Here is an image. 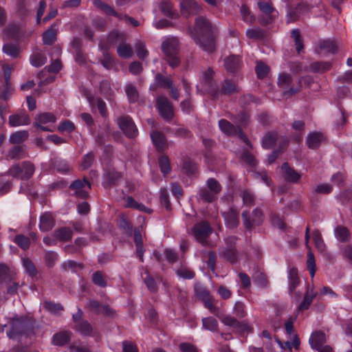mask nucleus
<instances>
[{
    "mask_svg": "<svg viewBox=\"0 0 352 352\" xmlns=\"http://www.w3.org/2000/svg\"><path fill=\"white\" fill-rule=\"evenodd\" d=\"M197 165L190 158L183 160L182 171L188 176H195L197 173Z\"/></svg>",
    "mask_w": 352,
    "mask_h": 352,
    "instance_id": "nucleus-33",
    "label": "nucleus"
},
{
    "mask_svg": "<svg viewBox=\"0 0 352 352\" xmlns=\"http://www.w3.org/2000/svg\"><path fill=\"white\" fill-rule=\"evenodd\" d=\"M73 329L83 336L92 337L98 334L97 331L94 329L92 325L87 320L74 324Z\"/></svg>",
    "mask_w": 352,
    "mask_h": 352,
    "instance_id": "nucleus-22",
    "label": "nucleus"
},
{
    "mask_svg": "<svg viewBox=\"0 0 352 352\" xmlns=\"http://www.w3.org/2000/svg\"><path fill=\"white\" fill-rule=\"evenodd\" d=\"M116 123L126 138L135 139L138 135V127L130 116L122 115L118 117Z\"/></svg>",
    "mask_w": 352,
    "mask_h": 352,
    "instance_id": "nucleus-7",
    "label": "nucleus"
},
{
    "mask_svg": "<svg viewBox=\"0 0 352 352\" xmlns=\"http://www.w3.org/2000/svg\"><path fill=\"white\" fill-rule=\"evenodd\" d=\"M162 51L166 56L168 64L172 67H177L180 64L178 56L179 52V41L175 36L166 37L162 43Z\"/></svg>",
    "mask_w": 352,
    "mask_h": 352,
    "instance_id": "nucleus-3",
    "label": "nucleus"
},
{
    "mask_svg": "<svg viewBox=\"0 0 352 352\" xmlns=\"http://www.w3.org/2000/svg\"><path fill=\"white\" fill-rule=\"evenodd\" d=\"M317 295V293L314 292L313 291V289H311L309 291V289H307V290L306 291L305 294V296H304V298L302 300V301L301 302V303L298 306V310L299 311H305V310H307L311 304L312 303L314 299L315 298V297Z\"/></svg>",
    "mask_w": 352,
    "mask_h": 352,
    "instance_id": "nucleus-37",
    "label": "nucleus"
},
{
    "mask_svg": "<svg viewBox=\"0 0 352 352\" xmlns=\"http://www.w3.org/2000/svg\"><path fill=\"white\" fill-rule=\"evenodd\" d=\"M126 41V34L124 32L113 30L108 34L105 40L100 41L98 47L102 51H109L111 47L120 45Z\"/></svg>",
    "mask_w": 352,
    "mask_h": 352,
    "instance_id": "nucleus-9",
    "label": "nucleus"
},
{
    "mask_svg": "<svg viewBox=\"0 0 352 352\" xmlns=\"http://www.w3.org/2000/svg\"><path fill=\"white\" fill-rule=\"evenodd\" d=\"M289 282V291L292 294L293 293L297 286L300 283V279L298 274V270L296 267H292L289 270L288 275Z\"/></svg>",
    "mask_w": 352,
    "mask_h": 352,
    "instance_id": "nucleus-36",
    "label": "nucleus"
},
{
    "mask_svg": "<svg viewBox=\"0 0 352 352\" xmlns=\"http://www.w3.org/2000/svg\"><path fill=\"white\" fill-rule=\"evenodd\" d=\"M125 92L129 103H135L139 100V92L135 85L127 83L125 86Z\"/></svg>",
    "mask_w": 352,
    "mask_h": 352,
    "instance_id": "nucleus-42",
    "label": "nucleus"
},
{
    "mask_svg": "<svg viewBox=\"0 0 352 352\" xmlns=\"http://www.w3.org/2000/svg\"><path fill=\"white\" fill-rule=\"evenodd\" d=\"M158 164L160 170L164 177L171 172L170 162L167 155H163L160 156L158 159Z\"/></svg>",
    "mask_w": 352,
    "mask_h": 352,
    "instance_id": "nucleus-45",
    "label": "nucleus"
},
{
    "mask_svg": "<svg viewBox=\"0 0 352 352\" xmlns=\"http://www.w3.org/2000/svg\"><path fill=\"white\" fill-rule=\"evenodd\" d=\"M281 171L284 179L289 183L297 184L301 177V175L292 168L287 162L283 164Z\"/></svg>",
    "mask_w": 352,
    "mask_h": 352,
    "instance_id": "nucleus-21",
    "label": "nucleus"
},
{
    "mask_svg": "<svg viewBox=\"0 0 352 352\" xmlns=\"http://www.w3.org/2000/svg\"><path fill=\"white\" fill-rule=\"evenodd\" d=\"M253 280L254 284L261 289H267L270 287L268 278L263 272H256L253 276Z\"/></svg>",
    "mask_w": 352,
    "mask_h": 352,
    "instance_id": "nucleus-38",
    "label": "nucleus"
},
{
    "mask_svg": "<svg viewBox=\"0 0 352 352\" xmlns=\"http://www.w3.org/2000/svg\"><path fill=\"white\" fill-rule=\"evenodd\" d=\"M56 116L51 112H44L37 115L33 125L43 131H54L48 124H54L56 122Z\"/></svg>",
    "mask_w": 352,
    "mask_h": 352,
    "instance_id": "nucleus-11",
    "label": "nucleus"
},
{
    "mask_svg": "<svg viewBox=\"0 0 352 352\" xmlns=\"http://www.w3.org/2000/svg\"><path fill=\"white\" fill-rule=\"evenodd\" d=\"M13 241L23 250L25 251L30 246V239L23 234H16Z\"/></svg>",
    "mask_w": 352,
    "mask_h": 352,
    "instance_id": "nucleus-51",
    "label": "nucleus"
},
{
    "mask_svg": "<svg viewBox=\"0 0 352 352\" xmlns=\"http://www.w3.org/2000/svg\"><path fill=\"white\" fill-rule=\"evenodd\" d=\"M309 342L311 347L314 350H318L326 342V336L324 333L320 331L313 332L309 338Z\"/></svg>",
    "mask_w": 352,
    "mask_h": 352,
    "instance_id": "nucleus-28",
    "label": "nucleus"
},
{
    "mask_svg": "<svg viewBox=\"0 0 352 352\" xmlns=\"http://www.w3.org/2000/svg\"><path fill=\"white\" fill-rule=\"evenodd\" d=\"M22 262L25 272L29 274L30 276L34 277L37 275V269L30 258H23Z\"/></svg>",
    "mask_w": 352,
    "mask_h": 352,
    "instance_id": "nucleus-59",
    "label": "nucleus"
},
{
    "mask_svg": "<svg viewBox=\"0 0 352 352\" xmlns=\"http://www.w3.org/2000/svg\"><path fill=\"white\" fill-rule=\"evenodd\" d=\"M227 228L234 229L239 224V212L234 208H230L228 210L221 213Z\"/></svg>",
    "mask_w": 352,
    "mask_h": 352,
    "instance_id": "nucleus-17",
    "label": "nucleus"
},
{
    "mask_svg": "<svg viewBox=\"0 0 352 352\" xmlns=\"http://www.w3.org/2000/svg\"><path fill=\"white\" fill-rule=\"evenodd\" d=\"M12 277H14L12 274L9 267L3 263H0V284L7 283L8 281H12Z\"/></svg>",
    "mask_w": 352,
    "mask_h": 352,
    "instance_id": "nucleus-43",
    "label": "nucleus"
},
{
    "mask_svg": "<svg viewBox=\"0 0 352 352\" xmlns=\"http://www.w3.org/2000/svg\"><path fill=\"white\" fill-rule=\"evenodd\" d=\"M160 9L165 16L170 19H175L177 16V13L173 9V4L170 1H162L160 5Z\"/></svg>",
    "mask_w": 352,
    "mask_h": 352,
    "instance_id": "nucleus-40",
    "label": "nucleus"
},
{
    "mask_svg": "<svg viewBox=\"0 0 352 352\" xmlns=\"http://www.w3.org/2000/svg\"><path fill=\"white\" fill-rule=\"evenodd\" d=\"M221 256L232 264L238 261V252L234 245H230L226 248L221 252Z\"/></svg>",
    "mask_w": 352,
    "mask_h": 352,
    "instance_id": "nucleus-30",
    "label": "nucleus"
},
{
    "mask_svg": "<svg viewBox=\"0 0 352 352\" xmlns=\"http://www.w3.org/2000/svg\"><path fill=\"white\" fill-rule=\"evenodd\" d=\"M2 50L3 53L12 58H17L20 53V49L18 45L12 43H6L3 45Z\"/></svg>",
    "mask_w": 352,
    "mask_h": 352,
    "instance_id": "nucleus-44",
    "label": "nucleus"
},
{
    "mask_svg": "<svg viewBox=\"0 0 352 352\" xmlns=\"http://www.w3.org/2000/svg\"><path fill=\"white\" fill-rule=\"evenodd\" d=\"M307 8V6L304 3H298L297 6L288 12V23L294 22L298 19L300 12Z\"/></svg>",
    "mask_w": 352,
    "mask_h": 352,
    "instance_id": "nucleus-50",
    "label": "nucleus"
},
{
    "mask_svg": "<svg viewBox=\"0 0 352 352\" xmlns=\"http://www.w3.org/2000/svg\"><path fill=\"white\" fill-rule=\"evenodd\" d=\"M43 307L54 315H59L60 311H63V306L60 303H56L50 300H46L43 302Z\"/></svg>",
    "mask_w": 352,
    "mask_h": 352,
    "instance_id": "nucleus-49",
    "label": "nucleus"
},
{
    "mask_svg": "<svg viewBox=\"0 0 352 352\" xmlns=\"http://www.w3.org/2000/svg\"><path fill=\"white\" fill-rule=\"evenodd\" d=\"M325 140L324 135L318 131L310 133L306 140V144L310 149H317L320 147L321 143Z\"/></svg>",
    "mask_w": 352,
    "mask_h": 352,
    "instance_id": "nucleus-24",
    "label": "nucleus"
},
{
    "mask_svg": "<svg viewBox=\"0 0 352 352\" xmlns=\"http://www.w3.org/2000/svg\"><path fill=\"white\" fill-rule=\"evenodd\" d=\"M278 140V133L275 131L268 132L262 139V146L265 149L272 148Z\"/></svg>",
    "mask_w": 352,
    "mask_h": 352,
    "instance_id": "nucleus-39",
    "label": "nucleus"
},
{
    "mask_svg": "<svg viewBox=\"0 0 352 352\" xmlns=\"http://www.w3.org/2000/svg\"><path fill=\"white\" fill-rule=\"evenodd\" d=\"M24 155L25 151L22 146H14L8 151V157L12 160L23 158Z\"/></svg>",
    "mask_w": 352,
    "mask_h": 352,
    "instance_id": "nucleus-62",
    "label": "nucleus"
},
{
    "mask_svg": "<svg viewBox=\"0 0 352 352\" xmlns=\"http://www.w3.org/2000/svg\"><path fill=\"white\" fill-rule=\"evenodd\" d=\"M180 6L181 13L186 16L197 14L202 10L201 6L195 0H183Z\"/></svg>",
    "mask_w": 352,
    "mask_h": 352,
    "instance_id": "nucleus-20",
    "label": "nucleus"
},
{
    "mask_svg": "<svg viewBox=\"0 0 352 352\" xmlns=\"http://www.w3.org/2000/svg\"><path fill=\"white\" fill-rule=\"evenodd\" d=\"M55 225L54 219L50 212L43 213L39 219V229L41 232L51 230Z\"/></svg>",
    "mask_w": 352,
    "mask_h": 352,
    "instance_id": "nucleus-25",
    "label": "nucleus"
},
{
    "mask_svg": "<svg viewBox=\"0 0 352 352\" xmlns=\"http://www.w3.org/2000/svg\"><path fill=\"white\" fill-rule=\"evenodd\" d=\"M214 72L211 68H208L204 74V87L210 95L216 98L219 95V89L217 83L213 80Z\"/></svg>",
    "mask_w": 352,
    "mask_h": 352,
    "instance_id": "nucleus-16",
    "label": "nucleus"
},
{
    "mask_svg": "<svg viewBox=\"0 0 352 352\" xmlns=\"http://www.w3.org/2000/svg\"><path fill=\"white\" fill-rule=\"evenodd\" d=\"M87 307L90 311L97 315L102 314L104 316L112 317L115 314V311L109 305H103L96 300L90 299Z\"/></svg>",
    "mask_w": 352,
    "mask_h": 352,
    "instance_id": "nucleus-15",
    "label": "nucleus"
},
{
    "mask_svg": "<svg viewBox=\"0 0 352 352\" xmlns=\"http://www.w3.org/2000/svg\"><path fill=\"white\" fill-rule=\"evenodd\" d=\"M212 232V229L208 221H201L194 225L192 228V233L196 240L201 243H205L207 239Z\"/></svg>",
    "mask_w": 352,
    "mask_h": 352,
    "instance_id": "nucleus-12",
    "label": "nucleus"
},
{
    "mask_svg": "<svg viewBox=\"0 0 352 352\" xmlns=\"http://www.w3.org/2000/svg\"><path fill=\"white\" fill-rule=\"evenodd\" d=\"M224 65L228 72L236 74L241 69L243 61L240 56L232 54L225 58Z\"/></svg>",
    "mask_w": 352,
    "mask_h": 352,
    "instance_id": "nucleus-19",
    "label": "nucleus"
},
{
    "mask_svg": "<svg viewBox=\"0 0 352 352\" xmlns=\"http://www.w3.org/2000/svg\"><path fill=\"white\" fill-rule=\"evenodd\" d=\"M331 67V63L329 62H314L310 65V69L314 72H324Z\"/></svg>",
    "mask_w": 352,
    "mask_h": 352,
    "instance_id": "nucleus-63",
    "label": "nucleus"
},
{
    "mask_svg": "<svg viewBox=\"0 0 352 352\" xmlns=\"http://www.w3.org/2000/svg\"><path fill=\"white\" fill-rule=\"evenodd\" d=\"M240 197L243 200V203L246 206H251L254 204L255 195L250 190H244L240 193Z\"/></svg>",
    "mask_w": 352,
    "mask_h": 352,
    "instance_id": "nucleus-60",
    "label": "nucleus"
},
{
    "mask_svg": "<svg viewBox=\"0 0 352 352\" xmlns=\"http://www.w3.org/2000/svg\"><path fill=\"white\" fill-rule=\"evenodd\" d=\"M218 124L220 130L228 136L236 135L237 132H239V126H234L226 119L219 120Z\"/></svg>",
    "mask_w": 352,
    "mask_h": 352,
    "instance_id": "nucleus-29",
    "label": "nucleus"
},
{
    "mask_svg": "<svg viewBox=\"0 0 352 352\" xmlns=\"http://www.w3.org/2000/svg\"><path fill=\"white\" fill-rule=\"evenodd\" d=\"M243 223L246 230L251 232L254 226H259L263 221V214L262 210L256 208L252 212V217L248 210L241 214Z\"/></svg>",
    "mask_w": 352,
    "mask_h": 352,
    "instance_id": "nucleus-10",
    "label": "nucleus"
},
{
    "mask_svg": "<svg viewBox=\"0 0 352 352\" xmlns=\"http://www.w3.org/2000/svg\"><path fill=\"white\" fill-rule=\"evenodd\" d=\"M117 53L120 58H129L133 56V51L131 45L124 41L118 45Z\"/></svg>",
    "mask_w": 352,
    "mask_h": 352,
    "instance_id": "nucleus-41",
    "label": "nucleus"
},
{
    "mask_svg": "<svg viewBox=\"0 0 352 352\" xmlns=\"http://www.w3.org/2000/svg\"><path fill=\"white\" fill-rule=\"evenodd\" d=\"M29 136L27 131H19L11 134L9 141L13 144H18L25 142Z\"/></svg>",
    "mask_w": 352,
    "mask_h": 352,
    "instance_id": "nucleus-46",
    "label": "nucleus"
},
{
    "mask_svg": "<svg viewBox=\"0 0 352 352\" xmlns=\"http://www.w3.org/2000/svg\"><path fill=\"white\" fill-rule=\"evenodd\" d=\"M203 327L210 331H216L218 329V322L213 317H206L202 318Z\"/></svg>",
    "mask_w": 352,
    "mask_h": 352,
    "instance_id": "nucleus-61",
    "label": "nucleus"
},
{
    "mask_svg": "<svg viewBox=\"0 0 352 352\" xmlns=\"http://www.w3.org/2000/svg\"><path fill=\"white\" fill-rule=\"evenodd\" d=\"M318 46L320 50L333 54H336L338 50L336 43L329 39L320 41L318 43Z\"/></svg>",
    "mask_w": 352,
    "mask_h": 352,
    "instance_id": "nucleus-54",
    "label": "nucleus"
},
{
    "mask_svg": "<svg viewBox=\"0 0 352 352\" xmlns=\"http://www.w3.org/2000/svg\"><path fill=\"white\" fill-rule=\"evenodd\" d=\"M117 225L118 228L122 230L128 236H131L133 235V225L124 214H122L119 215L117 221Z\"/></svg>",
    "mask_w": 352,
    "mask_h": 352,
    "instance_id": "nucleus-31",
    "label": "nucleus"
},
{
    "mask_svg": "<svg viewBox=\"0 0 352 352\" xmlns=\"http://www.w3.org/2000/svg\"><path fill=\"white\" fill-rule=\"evenodd\" d=\"M14 88L11 82H5L0 87V98L3 100H8L14 92Z\"/></svg>",
    "mask_w": 352,
    "mask_h": 352,
    "instance_id": "nucleus-57",
    "label": "nucleus"
},
{
    "mask_svg": "<svg viewBox=\"0 0 352 352\" xmlns=\"http://www.w3.org/2000/svg\"><path fill=\"white\" fill-rule=\"evenodd\" d=\"M9 323L10 329L7 336L10 339L16 340L23 336L29 337L34 333L33 326L23 317L10 318Z\"/></svg>",
    "mask_w": 352,
    "mask_h": 352,
    "instance_id": "nucleus-4",
    "label": "nucleus"
},
{
    "mask_svg": "<svg viewBox=\"0 0 352 352\" xmlns=\"http://www.w3.org/2000/svg\"><path fill=\"white\" fill-rule=\"evenodd\" d=\"M237 92V87L234 82L230 79H226L222 85L219 94L230 95Z\"/></svg>",
    "mask_w": 352,
    "mask_h": 352,
    "instance_id": "nucleus-48",
    "label": "nucleus"
},
{
    "mask_svg": "<svg viewBox=\"0 0 352 352\" xmlns=\"http://www.w3.org/2000/svg\"><path fill=\"white\" fill-rule=\"evenodd\" d=\"M94 162L95 153L93 151H90L82 156L80 167L82 170H87L93 165Z\"/></svg>",
    "mask_w": 352,
    "mask_h": 352,
    "instance_id": "nucleus-58",
    "label": "nucleus"
},
{
    "mask_svg": "<svg viewBox=\"0 0 352 352\" xmlns=\"http://www.w3.org/2000/svg\"><path fill=\"white\" fill-rule=\"evenodd\" d=\"M94 5L97 8L100 9L107 16H113L118 18L119 20H124V16L125 14H120L117 12L112 7L109 6L107 3L103 2L101 0H94Z\"/></svg>",
    "mask_w": 352,
    "mask_h": 352,
    "instance_id": "nucleus-27",
    "label": "nucleus"
},
{
    "mask_svg": "<svg viewBox=\"0 0 352 352\" xmlns=\"http://www.w3.org/2000/svg\"><path fill=\"white\" fill-rule=\"evenodd\" d=\"M30 122L31 119L25 112L13 114L9 117V124L11 126L28 125Z\"/></svg>",
    "mask_w": 352,
    "mask_h": 352,
    "instance_id": "nucleus-23",
    "label": "nucleus"
},
{
    "mask_svg": "<svg viewBox=\"0 0 352 352\" xmlns=\"http://www.w3.org/2000/svg\"><path fill=\"white\" fill-rule=\"evenodd\" d=\"M204 303L211 314L217 316L226 326L233 328L236 333L243 334L251 331V327L247 323L240 322L230 315L220 314L219 308L214 305L212 297L204 299Z\"/></svg>",
    "mask_w": 352,
    "mask_h": 352,
    "instance_id": "nucleus-2",
    "label": "nucleus"
},
{
    "mask_svg": "<svg viewBox=\"0 0 352 352\" xmlns=\"http://www.w3.org/2000/svg\"><path fill=\"white\" fill-rule=\"evenodd\" d=\"M58 23H54L42 35L43 44L52 45L57 39Z\"/></svg>",
    "mask_w": 352,
    "mask_h": 352,
    "instance_id": "nucleus-26",
    "label": "nucleus"
},
{
    "mask_svg": "<svg viewBox=\"0 0 352 352\" xmlns=\"http://www.w3.org/2000/svg\"><path fill=\"white\" fill-rule=\"evenodd\" d=\"M190 36L197 45L209 53L216 49L217 29L205 17L199 16L195 19V26L189 28Z\"/></svg>",
    "mask_w": 352,
    "mask_h": 352,
    "instance_id": "nucleus-1",
    "label": "nucleus"
},
{
    "mask_svg": "<svg viewBox=\"0 0 352 352\" xmlns=\"http://www.w3.org/2000/svg\"><path fill=\"white\" fill-rule=\"evenodd\" d=\"M156 108L161 117L170 122L174 118V109L172 102L164 96H160L156 99Z\"/></svg>",
    "mask_w": 352,
    "mask_h": 352,
    "instance_id": "nucleus-8",
    "label": "nucleus"
},
{
    "mask_svg": "<svg viewBox=\"0 0 352 352\" xmlns=\"http://www.w3.org/2000/svg\"><path fill=\"white\" fill-rule=\"evenodd\" d=\"M57 129L61 133H72L76 130V126L71 120H64L58 124Z\"/></svg>",
    "mask_w": 352,
    "mask_h": 352,
    "instance_id": "nucleus-55",
    "label": "nucleus"
},
{
    "mask_svg": "<svg viewBox=\"0 0 352 352\" xmlns=\"http://www.w3.org/2000/svg\"><path fill=\"white\" fill-rule=\"evenodd\" d=\"M122 177V173L116 170L115 168L107 169L102 174V185L104 188L110 189L117 186Z\"/></svg>",
    "mask_w": 352,
    "mask_h": 352,
    "instance_id": "nucleus-13",
    "label": "nucleus"
},
{
    "mask_svg": "<svg viewBox=\"0 0 352 352\" xmlns=\"http://www.w3.org/2000/svg\"><path fill=\"white\" fill-rule=\"evenodd\" d=\"M72 333L68 331L55 333L52 337V343L56 346H63L69 342Z\"/></svg>",
    "mask_w": 352,
    "mask_h": 352,
    "instance_id": "nucleus-32",
    "label": "nucleus"
},
{
    "mask_svg": "<svg viewBox=\"0 0 352 352\" xmlns=\"http://www.w3.org/2000/svg\"><path fill=\"white\" fill-rule=\"evenodd\" d=\"M30 64L35 67H40L45 65L47 62V57L41 53L33 54L30 58Z\"/></svg>",
    "mask_w": 352,
    "mask_h": 352,
    "instance_id": "nucleus-53",
    "label": "nucleus"
},
{
    "mask_svg": "<svg viewBox=\"0 0 352 352\" xmlns=\"http://www.w3.org/2000/svg\"><path fill=\"white\" fill-rule=\"evenodd\" d=\"M335 236L340 242H346L350 238V232L347 228L342 226H338L335 228Z\"/></svg>",
    "mask_w": 352,
    "mask_h": 352,
    "instance_id": "nucleus-47",
    "label": "nucleus"
},
{
    "mask_svg": "<svg viewBox=\"0 0 352 352\" xmlns=\"http://www.w3.org/2000/svg\"><path fill=\"white\" fill-rule=\"evenodd\" d=\"M93 283L100 287H106L107 286V280L104 279L103 273L101 271H96L91 276Z\"/></svg>",
    "mask_w": 352,
    "mask_h": 352,
    "instance_id": "nucleus-64",
    "label": "nucleus"
},
{
    "mask_svg": "<svg viewBox=\"0 0 352 352\" xmlns=\"http://www.w3.org/2000/svg\"><path fill=\"white\" fill-rule=\"evenodd\" d=\"M278 86L283 91V96L291 97L299 92L301 89V80L299 79L296 85H292V77L289 74L283 72L279 74L277 81Z\"/></svg>",
    "mask_w": 352,
    "mask_h": 352,
    "instance_id": "nucleus-5",
    "label": "nucleus"
},
{
    "mask_svg": "<svg viewBox=\"0 0 352 352\" xmlns=\"http://www.w3.org/2000/svg\"><path fill=\"white\" fill-rule=\"evenodd\" d=\"M151 138L154 146L159 153H163L168 148L167 139L162 132L157 130L152 131Z\"/></svg>",
    "mask_w": 352,
    "mask_h": 352,
    "instance_id": "nucleus-18",
    "label": "nucleus"
},
{
    "mask_svg": "<svg viewBox=\"0 0 352 352\" xmlns=\"http://www.w3.org/2000/svg\"><path fill=\"white\" fill-rule=\"evenodd\" d=\"M277 342L283 349H288L289 351H291L293 348L298 349L300 344V339L297 335L294 336L292 341L281 342L277 340Z\"/></svg>",
    "mask_w": 352,
    "mask_h": 352,
    "instance_id": "nucleus-52",
    "label": "nucleus"
},
{
    "mask_svg": "<svg viewBox=\"0 0 352 352\" xmlns=\"http://www.w3.org/2000/svg\"><path fill=\"white\" fill-rule=\"evenodd\" d=\"M72 230L67 227H61L54 232V236L60 241H69L72 239Z\"/></svg>",
    "mask_w": 352,
    "mask_h": 352,
    "instance_id": "nucleus-34",
    "label": "nucleus"
},
{
    "mask_svg": "<svg viewBox=\"0 0 352 352\" xmlns=\"http://www.w3.org/2000/svg\"><path fill=\"white\" fill-rule=\"evenodd\" d=\"M199 195L206 203H212L217 199V196L206 188H201L199 191Z\"/></svg>",
    "mask_w": 352,
    "mask_h": 352,
    "instance_id": "nucleus-56",
    "label": "nucleus"
},
{
    "mask_svg": "<svg viewBox=\"0 0 352 352\" xmlns=\"http://www.w3.org/2000/svg\"><path fill=\"white\" fill-rule=\"evenodd\" d=\"M9 175L13 177L20 178L23 180H28L32 177L34 173V166L28 161L23 162L21 164L12 165L8 170Z\"/></svg>",
    "mask_w": 352,
    "mask_h": 352,
    "instance_id": "nucleus-6",
    "label": "nucleus"
},
{
    "mask_svg": "<svg viewBox=\"0 0 352 352\" xmlns=\"http://www.w3.org/2000/svg\"><path fill=\"white\" fill-rule=\"evenodd\" d=\"M155 82L157 87L168 89L171 87L173 81L170 76H166L160 73L155 76Z\"/></svg>",
    "mask_w": 352,
    "mask_h": 352,
    "instance_id": "nucleus-35",
    "label": "nucleus"
},
{
    "mask_svg": "<svg viewBox=\"0 0 352 352\" xmlns=\"http://www.w3.org/2000/svg\"><path fill=\"white\" fill-rule=\"evenodd\" d=\"M85 186L91 188V183L87 177H84L83 179H78L73 181L69 186V189L74 191V195L76 197L87 199L89 194L88 192L84 189Z\"/></svg>",
    "mask_w": 352,
    "mask_h": 352,
    "instance_id": "nucleus-14",
    "label": "nucleus"
}]
</instances>
